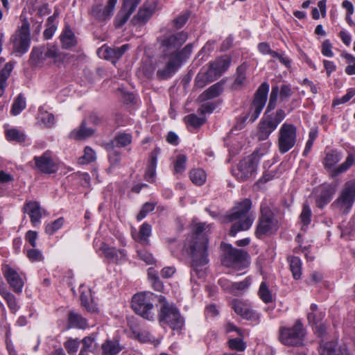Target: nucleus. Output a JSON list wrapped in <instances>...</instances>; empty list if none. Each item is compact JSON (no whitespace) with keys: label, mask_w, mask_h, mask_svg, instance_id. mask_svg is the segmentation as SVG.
Masks as SVG:
<instances>
[{"label":"nucleus","mask_w":355,"mask_h":355,"mask_svg":"<svg viewBox=\"0 0 355 355\" xmlns=\"http://www.w3.org/2000/svg\"><path fill=\"white\" fill-rule=\"evenodd\" d=\"M8 282L13 288H21L24 286V280L13 269L8 268L4 273Z\"/></svg>","instance_id":"nucleus-31"},{"label":"nucleus","mask_w":355,"mask_h":355,"mask_svg":"<svg viewBox=\"0 0 355 355\" xmlns=\"http://www.w3.org/2000/svg\"><path fill=\"white\" fill-rule=\"evenodd\" d=\"M336 342H328L321 344L320 354L321 355H350L345 345L336 348Z\"/></svg>","instance_id":"nucleus-25"},{"label":"nucleus","mask_w":355,"mask_h":355,"mask_svg":"<svg viewBox=\"0 0 355 355\" xmlns=\"http://www.w3.org/2000/svg\"><path fill=\"white\" fill-rule=\"evenodd\" d=\"M141 0H124L123 8L116 17L117 26H121L129 19Z\"/></svg>","instance_id":"nucleus-21"},{"label":"nucleus","mask_w":355,"mask_h":355,"mask_svg":"<svg viewBox=\"0 0 355 355\" xmlns=\"http://www.w3.org/2000/svg\"><path fill=\"white\" fill-rule=\"evenodd\" d=\"M36 168L42 173L46 174L54 173L57 171V166L52 158L51 152L47 150L41 156L34 157Z\"/></svg>","instance_id":"nucleus-17"},{"label":"nucleus","mask_w":355,"mask_h":355,"mask_svg":"<svg viewBox=\"0 0 355 355\" xmlns=\"http://www.w3.org/2000/svg\"><path fill=\"white\" fill-rule=\"evenodd\" d=\"M218 78L219 76L215 71L214 67H211V64L209 63L207 66L203 67L197 74L195 79L196 86L199 88H202L207 85V84L216 80Z\"/></svg>","instance_id":"nucleus-19"},{"label":"nucleus","mask_w":355,"mask_h":355,"mask_svg":"<svg viewBox=\"0 0 355 355\" xmlns=\"http://www.w3.org/2000/svg\"><path fill=\"white\" fill-rule=\"evenodd\" d=\"M251 204L250 200L245 199L227 215V222H234L230 230V236H235L239 232L248 230L252 226L254 218L249 214Z\"/></svg>","instance_id":"nucleus-2"},{"label":"nucleus","mask_w":355,"mask_h":355,"mask_svg":"<svg viewBox=\"0 0 355 355\" xmlns=\"http://www.w3.org/2000/svg\"><path fill=\"white\" fill-rule=\"evenodd\" d=\"M132 142V135L128 133H121L114 138V143L116 146L123 148L128 146Z\"/></svg>","instance_id":"nucleus-46"},{"label":"nucleus","mask_w":355,"mask_h":355,"mask_svg":"<svg viewBox=\"0 0 355 355\" xmlns=\"http://www.w3.org/2000/svg\"><path fill=\"white\" fill-rule=\"evenodd\" d=\"M187 37V33L183 31L173 35H164L160 40L163 55L161 60L157 62V64L164 63L166 65V62L178 52L181 46L186 42Z\"/></svg>","instance_id":"nucleus-8"},{"label":"nucleus","mask_w":355,"mask_h":355,"mask_svg":"<svg viewBox=\"0 0 355 355\" xmlns=\"http://www.w3.org/2000/svg\"><path fill=\"white\" fill-rule=\"evenodd\" d=\"M22 211L28 215L31 222L34 226H37L40 223L42 213L38 202L33 200L26 201L22 207Z\"/></svg>","instance_id":"nucleus-20"},{"label":"nucleus","mask_w":355,"mask_h":355,"mask_svg":"<svg viewBox=\"0 0 355 355\" xmlns=\"http://www.w3.org/2000/svg\"><path fill=\"white\" fill-rule=\"evenodd\" d=\"M96 159L95 152L90 147H86L84 150V155L80 158L81 164L90 163Z\"/></svg>","instance_id":"nucleus-55"},{"label":"nucleus","mask_w":355,"mask_h":355,"mask_svg":"<svg viewBox=\"0 0 355 355\" xmlns=\"http://www.w3.org/2000/svg\"><path fill=\"white\" fill-rule=\"evenodd\" d=\"M152 227L149 224L144 223L139 229L138 235V241L144 245H147L149 243L148 238L151 235Z\"/></svg>","instance_id":"nucleus-40"},{"label":"nucleus","mask_w":355,"mask_h":355,"mask_svg":"<svg viewBox=\"0 0 355 355\" xmlns=\"http://www.w3.org/2000/svg\"><path fill=\"white\" fill-rule=\"evenodd\" d=\"M211 226L206 223H198L193 225V232L185 242L184 250L189 253L191 261V281L195 282V276L198 278L205 275L202 268L209 262V241L207 234Z\"/></svg>","instance_id":"nucleus-1"},{"label":"nucleus","mask_w":355,"mask_h":355,"mask_svg":"<svg viewBox=\"0 0 355 355\" xmlns=\"http://www.w3.org/2000/svg\"><path fill=\"white\" fill-rule=\"evenodd\" d=\"M336 187L333 184H322L320 187V193L316 199V205L319 208H323L332 199L336 193Z\"/></svg>","instance_id":"nucleus-22"},{"label":"nucleus","mask_w":355,"mask_h":355,"mask_svg":"<svg viewBox=\"0 0 355 355\" xmlns=\"http://www.w3.org/2000/svg\"><path fill=\"white\" fill-rule=\"evenodd\" d=\"M332 45L329 40H325L322 44L321 52L323 55L329 58L334 56V53L331 50Z\"/></svg>","instance_id":"nucleus-63"},{"label":"nucleus","mask_w":355,"mask_h":355,"mask_svg":"<svg viewBox=\"0 0 355 355\" xmlns=\"http://www.w3.org/2000/svg\"><path fill=\"white\" fill-rule=\"evenodd\" d=\"M95 130L87 127V121L83 120L78 128L71 131L69 137L75 140H84L92 136Z\"/></svg>","instance_id":"nucleus-26"},{"label":"nucleus","mask_w":355,"mask_h":355,"mask_svg":"<svg viewBox=\"0 0 355 355\" xmlns=\"http://www.w3.org/2000/svg\"><path fill=\"white\" fill-rule=\"evenodd\" d=\"M62 60L58 46L52 44L34 46L30 53L31 65L41 68L49 66Z\"/></svg>","instance_id":"nucleus-4"},{"label":"nucleus","mask_w":355,"mask_h":355,"mask_svg":"<svg viewBox=\"0 0 355 355\" xmlns=\"http://www.w3.org/2000/svg\"><path fill=\"white\" fill-rule=\"evenodd\" d=\"M6 139L8 141H14L19 143L24 142L26 135L24 132L16 128L8 129L6 131Z\"/></svg>","instance_id":"nucleus-42"},{"label":"nucleus","mask_w":355,"mask_h":355,"mask_svg":"<svg viewBox=\"0 0 355 355\" xmlns=\"http://www.w3.org/2000/svg\"><path fill=\"white\" fill-rule=\"evenodd\" d=\"M191 180L196 185H202L207 180V174L202 168L192 169L189 173Z\"/></svg>","instance_id":"nucleus-37"},{"label":"nucleus","mask_w":355,"mask_h":355,"mask_svg":"<svg viewBox=\"0 0 355 355\" xmlns=\"http://www.w3.org/2000/svg\"><path fill=\"white\" fill-rule=\"evenodd\" d=\"M290 268L294 279H298L302 275V262L300 258L292 257L289 259Z\"/></svg>","instance_id":"nucleus-41"},{"label":"nucleus","mask_w":355,"mask_h":355,"mask_svg":"<svg viewBox=\"0 0 355 355\" xmlns=\"http://www.w3.org/2000/svg\"><path fill=\"white\" fill-rule=\"evenodd\" d=\"M192 51L193 45L191 44H187L181 51L178 50L166 62V65L163 68H159L157 70V76L162 80L171 77L181 66L182 62L189 58Z\"/></svg>","instance_id":"nucleus-9"},{"label":"nucleus","mask_w":355,"mask_h":355,"mask_svg":"<svg viewBox=\"0 0 355 355\" xmlns=\"http://www.w3.org/2000/svg\"><path fill=\"white\" fill-rule=\"evenodd\" d=\"M242 318L252 322H259L260 319V314L252 309L250 306Z\"/></svg>","instance_id":"nucleus-61"},{"label":"nucleus","mask_w":355,"mask_h":355,"mask_svg":"<svg viewBox=\"0 0 355 355\" xmlns=\"http://www.w3.org/2000/svg\"><path fill=\"white\" fill-rule=\"evenodd\" d=\"M26 105L25 98L21 94H19L12 104L11 110L12 114L14 116L18 115L26 108Z\"/></svg>","instance_id":"nucleus-43"},{"label":"nucleus","mask_w":355,"mask_h":355,"mask_svg":"<svg viewBox=\"0 0 355 355\" xmlns=\"http://www.w3.org/2000/svg\"><path fill=\"white\" fill-rule=\"evenodd\" d=\"M248 253L231 245H227L221 259V263L227 268L240 269L247 264Z\"/></svg>","instance_id":"nucleus-14"},{"label":"nucleus","mask_w":355,"mask_h":355,"mask_svg":"<svg viewBox=\"0 0 355 355\" xmlns=\"http://www.w3.org/2000/svg\"><path fill=\"white\" fill-rule=\"evenodd\" d=\"M155 302L159 304L158 312L159 322L168 324L173 330H182L184 325V319L175 304L168 302L162 295L156 294Z\"/></svg>","instance_id":"nucleus-3"},{"label":"nucleus","mask_w":355,"mask_h":355,"mask_svg":"<svg viewBox=\"0 0 355 355\" xmlns=\"http://www.w3.org/2000/svg\"><path fill=\"white\" fill-rule=\"evenodd\" d=\"M64 222V218L60 217L54 221L48 223L45 227V232L49 235L53 234L63 226Z\"/></svg>","instance_id":"nucleus-44"},{"label":"nucleus","mask_w":355,"mask_h":355,"mask_svg":"<svg viewBox=\"0 0 355 355\" xmlns=\"http://www.w3.org/2000/svg\"><path fill=\"white\" fill-rule=\"evenodd\" d=\"M258 295L265 303H270L273 301L274 296L270 290H259Z\"/></svg>","instance_id":"nucleus-64"},{"label":"nucleus","mask_w":355,"mask_h":355,"mask_svg":"<svg viewBox=\"0 0 355 355\" xmlns=\"http://www.w3.org/2000/svg\"><path fill=\"white\" fill-rule=\"evenodd\" d=\"M12 69L13 65L10 62H8L5 64L3 69L0 71V96L4 93L7 79L10 76Z\"/></svg>","instance_id":"nucleus-38"},{"label":"nucleus","mask_w":355,"mask_h":355,"mask_svg":"<svg viewBox=\"0 0 355 355\" xmlns=\"http://www.w3.org/2000/svg\"><path fill=\"white\" fill-rule=\"evenodd\" d=\"M154 209H155V204L151 203V202H146L143 205V207H142L141 211H139V213L138 214V215L137 216V219L138 220H142L147 216V214L148 213L153 211Z\"/></svg>","instance_id":"nucleus-58"},{"label":"nucleus","mask_w":355,"mask_h":355,"mask_svg":"<svg viewBox=\"0 0 355 355\" xmlns=\"http://www.w3.org/2000/svg\"><path fill=\"white\" fill-rule=\"evenodd\" d=\"M311 210L306 203H304L302 213L300 216L303 226H307L311 222Z\"/></svg>","instance_id":"nucleus-51"},{"label":"nucleus","mask_w":355,"mask_h":355,"mask_svg":"<svg viewBox=\"0 0 355 355\" xmlns=\"http://www.w3.org/2000/svg\"><path fill=\"white\" fill-rule=\"evenodd\" d=\"M268 117L270 118V119L276 124L277 126L286 117V113L284 110L282 109H279L277 110L274 116L272 115H268Z\"/></svg>","instance_id":"nucleus-62"},{"label":"nucleus","mask_w":355,"mask_h":355,"mask_svg":"<svg viewBox=\"0 0 355 355\" xmlns=\"http://www.w3.org/2000/svg\"><path fill=\"white\" fill-rule=\"evenodd\" d=\"M26 256L29 259V260L33 262L42 261L44 259V257L42 252L38 249H35V248L27 250Z\"/></svg>","instance_id":"nucleus-54"},{"label":"nucleus","mask_w":355,"mask_h":355,"mask_svg":"<svg viewBox=\"0 0 355 355\" xmlns=\"http://www.w3.org/2000/svg\"><path fill=\"white\" fill-rule=\"evenodd\" d=\"M228 346L231 349L243 352L246 348V344L241 338H232L228 341Z\"/></svg>","instance_id":"nucleus-52"},{"label":"nucleus","mask_w":355,"mask_h":355,"mask_svg":"<svg viewBox=\"0 0 355 355\" xmlns=\"http://www.w3.org/2000/svg\"><path fill=\"white\" fill-rule=\"evenodd\" d=\"M218 284L223 288H247L250 286V282L249 279H245L239 283L231 284L227 279L223 277L219 279Z\"/></svg>","instance_id":"nucleus-39"},{"label":"nucleus","mask_w":355,"mask_h":355,"mask_svg":"<svg viewBox=\"0 0 355 355\" xmlns=\"http://www.w3.org/2000/svg\"><path fill=\"white\" fill-rule=\"evenodd\" d=\"M40 121L46 127L51 128L55 123V117L51 113L44 112L41 114Z\"/></svg>","instance_id":"nucleus-59"},{"label":"nucleus","mask_w":355,"mask_h":355,"mask_svg":"<svg viewBox=\"0 0 355 355\" xmlns=\"http://www.w3.org/2000/svg\"><path fill=\"white\" fill-rule=\"evenodd\" d=\"M82 349L92 352L96 348L95 337L92 336L85 337L82 340Z\"/></svg>","instance_id":"nucleus-56"},{"label":"nucleus","mask_w":355,"mask_h":355,"mask_svg":"<svg viewBox=\"0 0 355 355\" xmlns=\"http://www.w3.org/2000/svg\"><path fill=\"white\" fill-rule=\"evenodd\" d=\"M297 141V128L288 123L282 125L278 135V148L284 154L293 148Z\"/></svg>","instance_id":"nucleus-12"},{"label":"nucleus","mask_w":355,"mask_h":355,"mask_svg":"<svg viewBox=\"0 0 355 355\" xmlns=\"http://www.w3.org/2000/svg\"><path fill=\"white\" fill-rule=\"evenodd\" d=\"M209 63L220 77L229 68L231 63V58L228 56H222Z\"/></svg>","instance_id":"nucleus-33"},{"label":"nucleus","mask_w":355,"mask_h":355,"mask_svg":"<svg viewBox=\"0 0 355 355\" xmlns=\"http://www.w3.org/2000/svg\"><path fill=\"white\" fill-rule=\"evenodd\" d=\"M68 320L71 327L77 329H86L88 327L87 320L76 312L70 311L69 313Z\"/></svg>","instance_id":"nucleus-34"},{"label":"nucleus","mask_w":355,"mask_h":355,"mask_svg":"<svg viewBox=\"0 0 355 355\" xmlns=\"http://www.w3.org/2000/svg\"><path fill=\"white\" fill-rule=\"evenodd\" d=\"M92 15L98 20L103 21L109 18L111 15H105V8L95 6L92 8Z\"/></svg>","instance_id":"nucleus-60"},{"label":"nucleus","mask_w":355,"mask_h":355,"mask_svg":"<svg viewBox=\"0 0 355 355\" xmlns=\"http://www.w3.org/2000/svg\"><path fill=\"white\" fill-rule=\"evenodd\" d=\"M279 331L281 343L291 346L301 345L305 334L303 325L298 320L292 327H282Z\"/></svg>","instance_id":"nucleus-13"},{"label":"nucleus","mask_w":355,"mask_h":355,"mask_svg":"<svg viewBox=\"0 0 355 355\" xmlns=\"http://www.w3.org/2000/svg\"><path fill=\"white\" fill-rule=\"evenodd\" d=\"M64 345L69 354H74L78 349L79 341L78 339H70L66 341Z\"/></svg>","instance_id":"nucleus-57"},{"label":"nucleus","mask_w":355,"mask_h":355,"mask_svg":"<svg viewBox=\"0 0 355 355\" xmlns=\"http://www.w3.org/2000/svg\"><path fill=\"white\" fill-rule=\"evenodd\" d=\"M257 161L254 155H251L238 164L237 169L234 171L233 173L237 179L241 181L246 180L251 178L256 171Z\"/></svg>","instance_id":"nucleus-16"},{"label":"nucleus","mask_w":355,"mask_h":355,"mask_svg":"<svg viewBox=\"0 0 355 355\" xmlns=\"http://www.w3.org/2000/svg\"><path fill=\"white\" fill-rule=\"evenodd\" d=\"M250 304L246 302L240 300H234L232 302V307L236 314L242 317L245 312L249 309Z\"/></svg>","instance_id":"nucleus-45"},{"label":"nucleus","mask_w":355,"mask_h":355,"mask_svg":"<svg viewBox=\"0 0 355 355\" xmlns=\"http://www.w3.org/2000/svg\"><path fill=\"white\" fill-rule=\"evenodd\" d=\"M311 312L308 313L309 323L315 325V331L319 335H322L326 331L325 327L320 323L324 317V313L318 310V306L315 304L311 305Z\"/></svg>","instance_id":"nucleus-23"},{"label":"nucleus","mask_w":355,"mask_h":355,"mask_svg":"<svg viewBox=\"0 0 355 355\" xmlns=\"http://www.w3.org/2000/svg\"><path fill=\"white\" fill-rule=\"evenodd\" d=\"M103 355H116L122 350L118 340H107L102 345Z\"/></svg>","instance_id":"nucleus-36"},{"label":"nucleus","mask_w":355,"mask_h":355,"mask_svg":"<svg viewBox=\"0 0 355 355\" xmlns=\"http://www.w3.org/2000/svg\"><path fill=\"white\" fill-rule=\"evenodd\" d=\"M60 40L64 49H70L77 43L73 32L69 27H66L61 34Z\"/></svg>","instance_id":"nucleus-35"},{"label":"nucleus","mask_w":355,"mask_h":355,"mask_svg":"<svg viewBox=\"0 0 355 355\" xmlns=\"http://www.w3.org/2000/svg\"><path fill=\"white\" fill-rule=\"evenodd\" d=\"M261 215L255 231L256 236L259 239L263 236L273 234L279 228L278 221L268 208L261 207Z\"/></svg>","instance_id":"nucleus-11"},{"label":"nucleus","mask_w":355,"mask_h":355,"mask_svg":"<svg viewBox=\"0 0 355 355\" xmlns=\"http://www.w3.org/2000/svg\"><path fill=\"white\" fill-rule=\"evenodd\" d=\"M276 124L268 116H264L258 125L257 137L263 141L268 138L270 135L277 128Z\"/></svg>","instance_id":"nucleus-24"},{"label":"nucleus","mask_w":355,"mask_h":355,"mask_svg":"<svg viewBox=\"0 0 355 355\" xmlns=\"http://www.w3.org/2000/svg\"><path fill=\"white\" fill-rule=\"evenodd\" d=\"M81 304L85 309L91 313H96L98 311L94 302L92 290H84L80 295Z\"/></svg>","instance_id":"nucleus-30"},{"label":"nucleus","mask_w":355,"mask_h":355,"mask_svg":"<svg viewBox=\"0 0 355 355\" xmlns=\"http://www.w3.org/2000/svg\"><path fill=\"white\" fill-rule=\"evenodd\" d=\"M279 94L280 100L282 101L291 97L293 94L291 86L288 85H282L280 89H279L277 85L272 87L266 112L275 109Z\"/></svg>","instance_id":"nucleus-18"},{"label":"nucleus","mask_w":355,"mask_h":355,"mask_svg":"<svg viewBox=\"0 0 355 355\" xmlns=\"http://www.w3.org/2000/svg\"><path fill=\"white\" fill-rule=\"evenodd\" d=\"M0 295L6 300L10 309L15 312L18 306L15 296L8 290H0Z\"/></svg>","instance_id":"nucleus-47"},{"label":"nucleus","mask_w":355,"mask_h":355,"mask_svg":"<svg viewBox=\"0 0 355 355\" xmlns=\"http://www.w3.org/2000/svg\"><path fill=\"white\" fill-rule=\"evenodd\" d=\"M245 67L243 65L239 66L236 69V76L234 83L235 89L242 87L245 83Z\"/></svg>","instance_id":"nucleus-48"},{"label":"nucleus","mask_w":355,"mask_h":355,"mask_svg":"<svg viewBox=\"0 0 355 355\" xmlns=\"http://www.w3.org/2000/svg\"><path fill=\"white\" fill-rule=\"evenodd\" d=\"M129 49V44H123L119 47H103L100 51L103 54V57L107 60H118Z\"/></svg>","instance_id":"nucleus-27"},{"label":"nucleus","mask_w":355,"mask_h":355,"mask_svg":"<svg viewBox=\"0 0 355 355\" xmlns=\"http://www.w3.org/2000/svg\"><path fill=\"white\" fill-rule=\"evenodd\" d=\"M15 52L24 54L29 49L31 43L30 25L28 21L22 23L21 27L10 38Z\"/></svg>","instance_id":"nucleus-15"},{"label":"nucleus","mask_w":355,"mask_h":355,"mask_svg":"<svg viewBox=\"0 0 355 355\" xmlns=\"http://www.w3.org/2000/svg\"><path fill=\"white\" fill-rule=\"evenodd\" d=\"M223 91V84L218 82L206 89L200 95L199 98L202 101H205L218 97Z\"/></svg>","instance_id":"nucleus-32"},{"label":"nucleus","mask_w":355,"mask_h":355,"mask_svg":"<svg viewBox=\"0 0 355 355\" xmlns=\"http://www.w3.org/2000/svg\"><path fill=\"white\" fill-rule=\"evenodd\" d=\"M187 157L184 155H179L174 164L175 173L182 174L186 169Z\"/></svg>","instance_id":"nucleus-49"},{"label":"nucleus","mask_w":355,"mask_h":355,"mask_svg":"<svg viewBox=\"0 0 355 355\" xmlns=\"http://www.w3.org/2000/svg\"><path fill=\"white\" fill-rule=\"evenodd\" d=\"M355 202V180L347 181L343 185L338 198L331 205L334 210L347 214Z\"/></svg>","instance_id":"nucleus-7"},{"label":"nucleus","mask_w":355,"mask_h":355,"mask_svg":"<svg viewBox=\"0 0 355 355\" xmlns=\"http://www.w3.org/2000/svg\"><path fill=\"white\" fill-rule=\"evenodd\" d=\"M152 10L148 8H141L135 16L139 23H146L152 16Z\"/></svg>","instance_id":"nucleus-53"},{"label":"nucleus","mask_w":355,"mask_h":355,"mask_svg":"<svg viewBox=\"0 0 355 355\" xmlns=\"http://www.w3.org/2000/svg\"><path fill=\"white\" fill-rule=\"evenodd\" d=\"M159 153V148H155L151 154L148 168L145 173V178L149 182H153L156 175V167L157 155Z\"/></svg>","instance_id":"nucleus-28"},{"label":"nucleus","mask_w":355,"mask_h":355,"mask_svg":"<svg viewBox=\"0 0 355 355\" xmlns=\"http://www.w3.org/2000/svg\"><path fill=\"white\" fill-rule=\"evenodd\" d=\"M184 121L193 128H199L205 123V119L196 114H189L184 117Z\"/></svg>","instance_id":"nucleus-50"},{"label":"nucleus","mask_w":355,"mask_h":355,"mask_svg":"<svg viewBox=\"0 0 355 355\" xmlns=\"http://www.w3.org/2000/svg\"><path fill=\"white\" fill-rule=\"evenodd\" d=\"M155 302V295L150 291H142L135 294L132 299V307L134 311L142 318L153 320V302Z\"/></svg>","instance_id":"nucleus-6"},{"label":"nucleus","mask_w":355,"mask_h":355,"mask_svg":"<svg viewBox=\"0 0 355 355\" xmlns=\"http://www.w3.org/2000/svg\"><path fill=\"white\" fill-rule=\"evenodd\" d=\"M342 157V153L338 150L331 149L325 153L322 164L324 168L330 172L329 176L331 178H335L340 174L345 173L355 164V155L350 153L347 156L344 162L335 167Z\"/></svg>","instance_id":"nucleus-5"},{"label":"nucleus","mask_w":355,"mask_h":355,"mask_svg":"<svg viewBox=\"0 0 355 355\" xmlns=\"http://www.w3.org/2000/svg\"><path fill=\"white\" fill-rule=\"evenodd\" d=\"M268 91L269 85L267 83H263L259 87L255 92L254 100L248 112L240 117L242 123H245V122L252 123L257 120L266 105Z\"/></svg>","instance_id":"nucleus-10"},{"label":"nucleus","mask_w":355,"mask_h":355,"mask_svg":"<svg viewBox=\"0 0 355 355\" xmlns=\"http://www.w3.org/2000/svg\"><path fill=\"white\" fill-rule=\"evenodd\" d=\"M100 250L103 252L106 258L115 262L119 261L125 256L123 250H116L115 248L110 247L105 243L101 244Z\"/></svg>","instance_id":"nucleus-29"}]
</instances>
